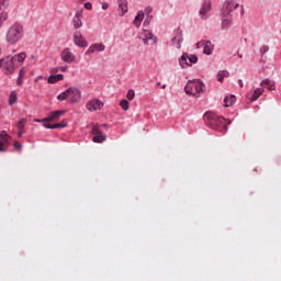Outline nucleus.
I'll list each match as a JSON object with an SVG mask.
<instances>
[{
  "mask_svg": "<svg viewBox=\"0 0 281 281\" xmlns=\"http://www.w3.org/2000/svg\"><path fill=\"white\" fill-rule=\"evenodd\" d=\"M144 25H148V21H145V22H144Z\"/></svg>",
  "mask_w": 281,
  "mask_h": 281,
  "instance_id": "44",
  "label": "nucleus"
},
{
  "mask_svg": "<svg viewBox=\"0 0 281 281\" xmlns=\"http://www.w3.org/2000/svg\"><path fill=\"white\" fill-rule=\"evenodd\" d=\"M61 71H65V68H63Z\"/></svg>",
  "mask_w": 281,
  "mask_h": 281,
  "instance_id": "48",
  "label": "nucleus"
},
{
  "mask_svg": "<svg viewBox=\"0 0 281 281\" xmlns=\"http://www.w3.org/2000/svg\"><path fill=\"white\" fill-rule=\"evenodd\" d=\"M139 38H142L144 45H157V38L148 30H144Z\"/></svg>",
  "mask_w": 281,
  "mask_h": 281,
  "instance_id": "7",
  "label": "nucleus"
},
{
  "mask_svg": "<svg viewBox=\"0 0 281 281\" xmlns=\"http://www.w3.org/2000/svg\"><path fill=\"white\" fill-rule=\"evenodd\" d=\"M65 76H63L61 74L59 75H50L47 79V82L49 85H56V82H60V80H64Z\"/></svg>",
  "mask_w": 281,
  "mask_h": 281,
  "instance_id": "21",
  "label": "nucleus"
},
{
  "mask_svg": "<svg viewBox=\"0 0 281 281\" xmlns=\"http://www.w3.org/2000/svg\"><path fill=\"white\" fill-rule=\"evenodd\" d=\"M204 122L210 128H213V131H223V128H227V121L214 112L206 113L204 115Z\"/></svg>",
  "mask_w": 281,
  "mask_h": 281,
  "instance_id": "1",
  "label": "nucleus"
},
{
  "mask_svg": "<svg viewBox=\"0 0 281 281\" xmlns=\"http://www.w3.org/2000/svg\"><path fill=\"white\" fill-rule=\"evenodd\" d=\"M161 88H162V89H166V85H164Z\"/></svg>",
  "mask_w": 281,
  "mask_h": 281,
  "instance_id": "46",
  "label": "nucleus"
},
{
  "mask_svg": "<svg viewBox=\"0 0 281 281\" xmlns=\"http://www.w3.org/2000/svg\"><path fill=\"white\" fill-rule=\"evenodd\" d=\"M160 86H161V82H158V83H157V87H160Z\"/></svg>",
  "mask_w": 281,
  "mask_h": 281,
  "instance_id": "45",
  "label": "nucleus"
},
{
  "mask_svg": "<svg viewBox=\"0 0 281 281\" xmlns=\"http://www.w3.org/2000/svg\"><path fill=\"white\" fill-rule=\"evenodd\" d=\"M16 85H18L19 87H21V85H23V77H19V78H18Z\"/></svg>",
  "mask_w": 281,
  "mask_h": 281,
  "instance_id": "40",
  "label": "nucleus"
},
{
  "mask_svg": "<svg viewBox=\"0 0 281 281\" xmlns=\"http://www.w3.org/2000/svg\"><path fill=\"white\" fill-rule=\"evenodd\" d=\"M119 8L121 10V16H124L125 12H128V4L124 0H120Z\"/></svg>",
  "mask_w": 281,
  "mask_h": 281,
  "instance_id": "26",
  "label": "nucleus"
},
{
  "mask_svg": "<svg viewBox=\"0 0 281 281\" xmlns=\"http://www.w3.org/2000/svg\"><path fill=\"white\" fill-rule=\"evenodd\" d=\"M65 111L58 110L55 112H50L47 117H45L42 122H56V120L60 119V115H64Z\"/></svg>",
  "mask_w": 281,
  "mask_h": 281,
  "instance_id": "17",
  "label": "nucleus"
},
{
  "mask_svg": "<svg viewBox=\"0 0 281 281\" xmlns=\"http://www.w3.org/2000/svg\"><path fill=\"white\" fill-rule=\"evenodd\" d=\"M210 10H212V2H210V0H205L200 9V15L202 19H207Z\"/></svg>",
  "mask_w": 281,
  "mask_h": 281,
  "instance_id": "15",
  "label": "nucleus"
},
{
  "mask_svg": "<svg viewBox=\"0 0 281 281\" xmlns=\"http://www.w3.org/2000/svg\"><path fill=\"white\" fill-rule=\"evenodd\" d=\"M60 58L64 63L71 64L74 63V60H76V55L71 53V49L64 48L63 52L60 53Z\"/></svg>",
  "mask_w": 281,
  "mask_h": 281,
  "instance_id": "11",
  "label": "nucleus"
},
{
  "mask_svg": "<svg viewBox=\"0 0 281 281\" xmlns=\"http://www.w3.org/2000/svg\"><path fill=\"white\" fill-rule=\"evenodd\" d=\"M229 76V72L227 70H221L217 74V80L218 82H223V80H225V78H227Z\"/></svg>",
  "mask_w": 281,
  "mask_h": 281,
  "instance_id": "29",
  "label": "nucleus"
},
{
  "mask_svg": "<svg viewBox=\"0 0 281 281\" xmlns=\"http://www.w3.org/2000/svg\"><path fill=\"white\" fill-rule=\"evenodd\" d=\"M196 47L198 49L203 47V53L206 54V56H211L212 52H214V45L210 41L198 42Z\"/></svg>",
  "mask_w": 281,
  "mask_h": 281,
  "instance_id": "9",
  "label": "nucleus"
},
{
  "mask_svg": "<svg viewBox=\"0 0 281 281\" xmlns=\"http://www.w3.org/2000/svg\"><path fill=\"white\" fill-rule=\"evenodd\" d=\"M35 122H41V120H35Z\"/></svg>",
  "mask_w": 281,
  "mask_h": 281,
  "instance_id": "47",
  "label": "nucleus"
},
{
  "mask_svg": "<svg viewBox=\"0 0 281 281\" xmlns=\"http://www.w3.org/2000/svg\"><path fill=\"white\" fill-rule=\"evenodd\" d=\"M72 23H74L75 30H80V27H82V9L78 10L75 13V16L72 19Z\"/></svg>",
  "mask_w": 281,
  "mask_h": 281,
  "instance_id": "16",
  "label": "nucleus"
},
{
  "mask_svg": "<svg viewBox=\"0 0 281 281\" xmlns=\"http://www.w3.org/2000/svg\"><path fill=\"white\" fill-rule=\"evenodd\" d=\"M16 101H18L16 91H12L9 97V106H13V104H16Z\"/></svg>",
  "mask_w": 281,
  "mask_h": 281,
  "instance_id": "28",
  "label": "nucleus"
},
{
  "mask_svg": "<svg viewBox=\"0 0 281 281\" xmlns=\"http://www.w3.org/2000/svg\"><path fill=\"white\" fill-rule=\"evenodd\" d=\"M23 25L14 23L8 29L5 41L9 45H16L23 38Z\"/></svg>",
  "mask_w": 281,
  "mask_h": 281,
  "instance_id": "2",
  "label": "nucleus"
},
{
  "mask_svg": "<svg viewBox=\"0 0 281 281\" xmlns=\"http://www.w3.org/2000/svg\"><path fill=\"white\" fill-rule=\"evenodd\" d=\"M52 126H53V125L49 124V123H44V127H45V128H52Z\"/></svg>",
  "mask_w": 281,
  "mask_h": 281,
  "instance_id": "42",
  "label": "nucleus"
},
{
  "mask_svg": "<svg viewBox=\"0 0 281 281\" xmlns=\"http://www.w3.org/2000/svg\"><path fill=\"white\" fill-rule=\"evenodd\" d=\"M88 111H100L102 106H104V103L100 101V99H92L87 103Z\"/></svg>",
  "mask_w": 281,
  "mask_h": 281,
  "instance_id": "12",
  "label": "nucleus"
},
{
  "mask_svg": "<svg viewBox=\"0 0 281 281\" xmlns=\"http://www.w3.org/2000/svg\"><path fill=\"white\" fill-rule=\"evenodd\" d=\"M19 78H25V68H22L19 72Z\"/></svg>",
  "mask_w": 281,
  "mask_h": 281,
  "instance_id": "38",
  "label": "nucleus"
},
{
  "mask_svg": "<svg viewBox=\"0 0 281 281\" xmlns=\"http://www.w3.org/2000/svg\"><path fill=\"white\" fill-rule=\"evenodd\" d=\"M171 43L177 49H181V43H183V32L181 29L175 31V36L172 37Z\"/></svg>",
  "mask_w": 281,
  "mask_h": 281,
  "instance_id": "10",
  "label": "nucleus"
},
{
  "mask_svg": "<svg viewBox=\"0 0 281 281\" xmlns=\"http://www.w3.org/2000/svg\"><path fill=\"white\" fill-rule=\"evenodd\" d=\"M127 100L130 101L135 100V90L131 89L127 91Z\"/></svg>",
  "mask_w": 281,
  "mask_h": 281,
  "instance_id": "33",
  "label": "nucleus"
},
{
  "mask_svg": "<svg viewBox=\"0 0 281 281\" xmlns=\"http://www.w3.org/2000/svg\"><path fill=\"white\" fill-rule=\"evenodd\" d=\"M10 135H8L7 131H2L0 132V142H3V144H7L8 146H10Z\"/></svg>",
  "mask_w": 281,
  "mask_h": 281,
  "instance_id": "25",
  "label": "nucleus"
},
{
  "mask_svg": "<svg viewBox=\"0 0 281 281\" xmlns=\"http://www.w3.org/2000/svg\"><path fill=\"white\" fill-rule=\"evenodd\" d=\"M179 63L182 69H188V67H192L193 65H196V63H199V57H196V55H190L188 53H184L180 57Z\"/></svg>",
  "mask_w": 281,
  "mask_h": 281,
  "instance_id": "6",
  "label": "nucleus"
},
{
  "mask_svg": "<svg viewBox=\"0 0 281 281\" xmlns=\"http://www.w3.org/2000/svg\"><path fill=\"white\" fill-rule=\"evenodd\" d=\"M8 150V144L0 140V153H5Z\"/></svg>",
  "mask_w": 281,
  "mask_h": 281,
  "instance_id": "34",
  "label": "nucleus"
},
{
  "mask_svg": "<svg viewBox=\"0 0 281 281\" xmlns=\"http://www.w3.org/2000/svg\"><path fill=\"white\" fill-rule=\"evenodd\" d=\"M106 49V46L102 43H95L89 46V48L86 52V55L89 56L91 54H95V52H104Z\"/></svg>",
  "mask_w": 281,
  "mask_h": 281,
  "instance_id": "14",
  "label": "nucleus"
},
{
  "mask_svg": "<svg viewBox=\"0 0 281 281\" xmlns=\"http://www.w3.org/2000/svg\"><path fill=\"white\" fill-rule=\"evenodd\" d=\"M74 43L77 45V47H87L89 45L87 43V38H85L80 32H76L74 34Z\"/></svg>",
  "mask_w": 281,
  "mask_h": 281,
  "instance_id": "13",
  "label": "nucleus"
},
{
  "mask_svg": "<svg viewBox=\"0 0 281 281\" xmlns=\"http://www.w3.org/2000/svg\"><path fill=\"white\" fill-rule=\"evenodd\" d=\"M14 60L18 59V63H24L25 58H27V55L25 53H20L15 56H13Z\"/></svg>",
  "mask_w": 281,
  "mask_h": 281,
  "instance_id": "30",
  "label": "nucleus"
},
{
  "mask_svg": "<svg viewBox=\"0 0 281 281\" xmlns=\"http://www.w3.org/2000/svg\"><path fill=\"white\" fill-rule=\"evenodd\" d=\"M85 8H86V10H91V8H93V5L91 4V2H86Z\"/></svg>",
  "mask_w": 281,
  "mask_h": 281,
  "instance_id": "39",
  "label": "nucleus"
},
{
  "mask_svg": "<svg viewBox=\"0 0 281 281\" xmlns=\"http://www.w3.org/2000/svg\"><path fill=\"white\" fill-rule=\"evenodd\" d=\"M0 69H2L3 74H5L7 76H12V74H14L16 69V66L14 64V57L9 55L0 59Z\"/></svg>",
  "mask_w": 281,
  "mask_h": 281,
  "instance_id": "5",
  "label": "nucleus"
},
{
  "mask_svg": "<svg viewBox=\"0 0 281 281\" xmlns=\"http://www.w3.org/2000/svg\"><path fill=\"white\" fill-rule=\"evenodd\" d=\"M222 26L224 27V30H227L232 26V18H229V12H223Z\"/></svg>",
  "mask_w": 281,
  "mask_h": 281,
  "instance_id": "18",
  "label": "nucleus"
},
{
  "mask_svg": "<svg viewBox=\"0 0 281 281\" xmlns=\"http://www.w3.org/2000/svg\"><path fill=\"white\" fill-rule=\"evenodd\" d=\"M93 138L92 140L94 144H102V142H106V136L102 135V131H100V127L98 125L92 126L91 131Z\"/></svg>",
  "mask_w": 281,
  "mask_h": 281,
  "instance_id": "8",
  "label": "nucleus"
},
{
  "mask_svg": "<svg viewBox=\"0 0 281 281\" xmlns=\"http://www.w3.org/2000/svg\"><path fill=\"white\" fill-rule=\"evenodd\" d=\"M265 93V90L262 88H257L255 89L252 97H251V102H256L258 98H260Z\"/></svg>",
  "mask_w": 281,
  "mask_h": 281,
  "instance_id": "24",
  "label": "nucleus"
},
{
  "mask_svg": "<svg viewBox=\"0 0 281 281\" xmlns=\"http://www.w3.org/2000/svg\"><path fill=\"white\" fill-rule=\"evenodd\" d=\"M27 123V120L21 119L18 122V137H23V133H25V124Z\"/></svg>",
  "mask_w": 281,
  "mask_h": 281,
  "instance_id": "19",
  "label": "nucleus"
},
{
  "mask_svg": "<svg viewBox=\"0 0 281 281\" xmlns=\"http://www.w3.org/2000/svg\"><path fill=\"white\" fill-rule=\"evenodd\" d=\"M261 87H267L269 91H276V81L271 79H265L261 81Z\"/></svg>",
  "mask_w": 281,
  "mask_h": 281,
  "instance_id": "20",
  "label": "nucleus"
},
{
  "mask_svg": "<svg viewBox=\"0 0 281 281\" xmlns=\"http://www.w3.org/2000/svg\"><path fill=\"white\" fill-rule=\"evenodd\" d=\"M142 21H144V11H139L133 21L135 27H140Z\"/></svg>",
  "mask_w": 281,
  "mask_h": 281,
  "instance_id": "22",
  "label": "nucleus"
},
{
  "mask_svg": "<svg viewBox=\"0 0 281 281\" xmlns=\"http://www.w3.org/2000/svg\"><path fill=\"white\" fill-rule=\"evenodd\" d=\"M184 91L187 95H201V93H203V82H201L199 79L188 81L187 86L184 87Z\"/></svg>",
  "mask_w": 281,
  "mask_h": 281,
  "instance_id": "4",
  "label": "nucleus"
},
{
  "mask_svg": "<svg viewBox=\"0 0 281 281\" xmlns=\"http://www.w3.org/2000/svg\"><path fill=\"white\" fill-rule=\"evenodd\" d=\"M102 10H109V3H103L102 4Z\"/></svg>",
  "mask_w": 281,
  "mask_h": 281,
  "instance_id": "41",
  "label": "nucleus"
},
{
  "mask_svg": "<svg viewBox=\"0 0 281 281\" xmlns=\"http://www.w3.org/2000/svg\"><path fill=\"white\" fill-rule=\"evenodd\" d=\"M235 102H236V95L231 94L224 99V106L226 108L234 106Z\"/></svg>",
  "mask_w": 281,
  "mask_h": 281,
  "instance_id": "23",
  "label": "nucleus"
},
{
  "mask_svg": "<svg viewBox=\"0 0 281 281\" xmlns=\"http://www.w3.org/2000/svg\"><path fill=\"white\" fill-rule=\"evenodd\" d=\"M82 93L78 88H68L66 91L61 92L57 100L64 101L69 100L70 102H80Z\"/></svg>",
  "mask_w": 281,
  "mask_h": 281,
  "instance_id": "3",
  "label": "nucleus"
},
{
  "mask_svg": "<svg viewBox=\"0 0 281 281\" xmlns=\"http://www.w3.org/2000/svg\"><path fill=\"white\" fill-rule=\"evenodd\" d=\"M120 106L121 109H123V111H128V109H131L128 100H125V99L121 100Z\"/></svg>",
  "mask_w": 281,
  "mask_h": 281,
  "instance_id": "32",
  "label": "nucleus"
},
{
  "mask_svg": "<svg viewBox=\"0 0 281 281\" xmlns=\"http://www.w3.org/2000/svg\"><path fill=\"white\" fill-rule=\"evenodd\" d=\"M13 146H14L15 150H21L23 148V145L21 143H19V142H15L13 144Z\"/></svg>",
  "mask_w": 281,
  "mask_h": 281,
  "instance_id": "37",
  "label": "nucleus"
},
{
  "mask_svg": "<svg viewBox=\"0 0 281 281\" xmlns=\"http://www.w3.org/2000/svg\"><path fill=\"white\" fill-rule=\"evenodd\" d=\"M238 85H239L240 88L244 87L243 79H239V80H238Z\"/></svg>",
  "mask_w": 281,
  "mask_h": 281,
  "instance_id": "43",
  "label": "nucleus"
},
{
  "mask_svg": "<svg viewBox=\"0 0 281 281\" xmlns=\"http://www.w3.org/2000/svg\"><path fill=\"white\" fill-rule=\"evenodd\" d=\"M5 21H8V12L3 11L0 13V29L3 27Z\"/></svg>",
  "mask_w": 281,
  "mask_h": 281,
  "instance_id": "31",
  "label": "nucleus"
},
{
  "mask_svg": "<svg viewBox=\"0 0 281 281\" xmlns=\"http://www.w3.org/2000/svg\"><path fill=\"white\" fill-rule=\"evenodd\" d=\"M267 52H269V46H267V45L261 46L260 54L265 55V54H267Z\"/></svg>",
  "mask_w": 281,
  "mask_h": 281,
  "instance_id": "36",
  "label": "nucleus"
},
{
  "mask_svg": "<svg viewBox=\"0 0 281 281\" xmlns=\"http://www.w3.org/2000/svg\"><path fill=\"white\" fill-rule=\"evenodd\" d=\"M237 8H238V4H234V3L229 2V3L224 4L223 12H225V14H227V12H228V14H229V12L236 10Z\"/></svg>",
  "mask_w": 281,
  "mask_h": 281,
  "instance_id": "27",
  "label": "nucleus"
},
{
  "mask_svg": "<svg viewBox=\"0 0 281 281\" xmlns=\"http://www.w3.org/2000/svg\"><path fill=\"white\" fill-rule=\"evenodd\" d=\"M67 126V123H56L52 125V128H65Z\"/></svg>",
  "mask_w": 281,
  "mask_h": 281,
  "instance_id": "35",
  "label": "nucleus"
}]
</instances>
